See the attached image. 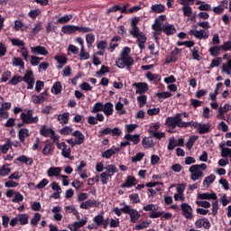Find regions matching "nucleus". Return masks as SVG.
<instances>
[{"label": "nucleus", "mask_w": 231, "mask_h": 231, "mask_svg": "<svg viewBox=\"0 0 231 231\" xmlns=\"http://www.w3.org/2000/svg\"><path fill=\"white\" fill-rule=\"evenodd\" d=\"M22 80L27 83V89H32L35 86V77H33V71L28 70Z\"/></svg>", "instance_id": "1a4fd4ad"}, {"label": "nucleus", "mask_w": 231, "mask_h": 231, "mask_svg": "<svg viewBox=\"0 0 231 231\" xmlns=\"http://www.w3.org/2000/svg\"><path fill=\"white\" fill-rule=\"evenodd\" d=\"M17 162H20V163H25V165H32L33 163V159L26 156V155H21L17 157Z\"/></svg>", "instance_id": "4c0bfd02"}, {"label": "nucleus", "mask_w": 231, "mask_h": 231, "mask_svg": "<svg viewBox=\"0 0 231 231\" xmlns=\"http://www.w3.org/2000/svg\"><path fill=\"white\" fill-rule=\"evenodd\" d=\"M20 118L23 124H37L39 122V116H33V110L29 109L26 112H23L20 115Z\"/></svg>", "instance_id": "39448f33"}, {"label": "nucleus", "mask_w": 231, "mask_h": 231, "mask_svg": "<svg viewBox=\"0 0 231 231\" xmlns=\"http://www.w3.org/2000/svg\"><path fill=\"white\" fill-rule=\"evenodd\" d=\"M190 180L192 181H198L199 178H203V171H207V165L205 163L194 164L189 167Z\"/></svg>", "instance_id": "f03ea898"}, {"label": "nucleus", "mask_w": 231, "mask_h": 231, "mask_svg": "<svg viewBox=\"0 0 231 231\" xmlns=\"http://www.w3.org/2000/svg\"><path fill=\"white\" fill-rule=\"evenodd\" d=\"M28 26L24 25V23L22 21L16 20L14 21V30L16 32H24Z\"/></svg>", "instance_id": "79ce46f5"}, {"label": "nucleus", "mask_w": 231, "mask_h": 231, "mask_svg": "<svg viewBox=\"0 0 231 231\" xmlns=\"http://www.w3.org/2000/svg\"><path fill=\"white\" fill-rule=\"evenodd\" d=\"M146 79H148L150 82H154V80L160 82V80H162V76H160L159 74H152V72H147Z\"/></svg>", "instance_id": "c03bdc74"}, {"label": "nucleus", "mask_w": 231, "mask_h": 231, "mask_svg": "<svg viewBox=\"0 0 231 231\" xmlns=\"http://www.w3.org/2000/svg\"><path fill=\"white\" fill-rule=\"evenodd\" d=\"M106 172L110 174L112 177L115 176V174H116V172H118V168H116V165L115 164H110L107 165L106 168Z\"/></svg>", "instance_id": "a19ab883"}, {"label": "nucleus", "mask_w": 231, "mask_h": 231, "mask_svg": "<svg viewBox=\"0 0 231 231\" xmlns=\"http://www.w3.org/2000/svg\"><path fill=\"white\" fill-rule=\"evenodd\" d=\"M125 214H128L130 217L131 223H138L140 221V217L142 215H140V212L136 210L135 208H132L131 206H128V208H125Z\"/></svg>", "instance_id": "423d86ee"}, {"label": "nucleus", "mask_w": 231, "mask_h": 231, "mask_svg": "<svg viewBox=\"0 0 231 231\" xmlns=\"http://www.w3.org/2000/svg\"><path fill=\"white\" fill-rule=\"evenodd\" d=\"M10 149H12V140L5 139V143L4 145L0 144V151L3 154H6Z\"/></svg>", "instance_id": "72a5a7b5"}, {"label": "nucleus", "mask_w": 231, "mask_h": 231, "mask_svg": "<svg viewBox=\"0 0 231 231\" xmlns=\"http://www.w3.org/2000/svg\"><path fill=\"white\" fill-rule=\"evenodd\" d=\"M28 136H30V130H28V128H22L18 132V138L22 143L26 142V138H28Z\"/></svg>", "instance_id": "b1692460"}, {"label": "nucleus", "mask_w": 231, "mask_h": 231, "mask_svg": "<svg viewBox=\"0 0 231 231\" xmlns=\"http://www.w3.org/2000/svg\"><path fill=\"white\" fill-rule=\"evenodd\" d=\"M125 140H126L127 142H133L134 145H138V143H140V135H132L130 134H125Z\"/></svg>", "instance_id": "c756f323"}, {"label": "nucleus", "mask_w": 231, "mask_h": 231, "mask_svg": "<svg viewBox=\"0 0 231 231\" xmlns=\"http://www.w3.org/2000/svg\"><path fill=\"white\" fill-rule=\"evenodd\" d=\"M101 178V183L102 185H107V182L109 181V179L113 178L110 174L107 173V171H103L100 174Z\"/></svg>", "instance_id": "603ef678"}, {"label": "nucleus", "mask_w": 231, "mask_h": 231, "mask_svg": "<svg viewBox=\"0 0 231 231\" xmlns=\"http://www.w3.org/2000/svg\"><path fill=\"white\" fill-rule=\"evenodd\" d=\"M180 208L182 211V215L184 216V217H186V219H192V207L187 203H182L180 205Z\"/></svg>", "instance_id": "4468645a"}, {"label": "nucleus", "mask_w": 231, "mask_h": 231, "mask_svg": "<svg viewBox=\"0 0 231 231\" xmlns=\"http://www.w3.org/2000/svg\"><path fill=\"white\" fill-rule=\"evenodd\" d=\"M137 102L139 104V107L142 108L147 104V96L146 95H141L137 97Z\"/></svg>", "instance_id": "e2e57ef3"}, {"label": "nucleus", "mask_w": 231, "mask_h": 231, "mask_svg": "<svg viewBox=\"0 0 231 231\" xmlns=\"http://www.w3.org/2000/svg\"><path fill=\"white\" fill-rule=\"evenodd\" d=\"M51 91L53 95H60V93H62V83H60V81L55 82L51 87Z\"/></svg>", "instance_id": "7c9ffc66"}, {"label": "nucleus", "mask_w": 231, "mask_h": 231, "mask_svg": "<svg viewBox=\"0 0 231 231\" xmlns=\"http://www.w3.org/2000/svg\"><path fill=\"white\" fill-rule=\"evenodd\" d=\"M31 52L33 53L34 55H43V56H46L49 53L48 50H46L43 46L31 47Z\"/></svg>", "instance_id": "6ab92c4d"}, {"label": "nucleus", "mask_w": 231, "mask_h": 231, "mask_svg": "<svg viewBox=\"0 0 231 231\" xmlns=\"http://www.w3.org/2000/svg\"><path fill=\"white\" fill-rule=\"evenodd\" d=\"M104 111V104L102 102H97L94 104L90 113L94 115Z\"/></svg>", "instance_id": "58836bf2"}, {"label": "nucleus", "mask_w": 231, "mask_h": 231, "mask_svg": "<svg viewBox=\"0 0 231 231\" xmlns=\"http://www.w3.org/2000/svg\"><path fill=\"white\" fill-rule=\"evenodd\" d=\"M222 69H223L224 73L230 75V73H231V60H228L227 63L223 65Z\"/></svg>", "instance_id": "774afa93"}, {"label": "nucleus", "mask_w": 231, "mask_h": 231, "mask_svg": "<svg viewBox=\"0 0 231 231\" xmlns=\"http://www.w3.org/2000/svg\"><path fill=\"white\" fill-rule=\"evenodd\" d=\"M13 66L20 68V69H24V61H23V59L21 58H14Z\"/></svg>", "instance_id": "de8ad7c7"}, {"label": "nucleus", "mask_w": 231, "mask_h": 231, "mask_svg": "<svg viewBox=\"0 0 231 231\" xmlns=\"http://www.w3.org/2000/svg\"><path fill=\"white\" fill-rule=\"evenodd\" d=\"M95 205V200L88 199L87 201H84L80 204L79 208H83L85 210H88V208H91Z\"/></svg>", "instance_id": "8fccbe9b"}, {"label": "nucleus", "mask_w": 231, "mask_h": 231, "mask_svg": "<svg viewBox=\"0 0 231 231\" xmlns=\"http://www.w3.org/2000/svg\"><path fill=\"white\" fill-rule=\"evenodd\" d=\"M65 212L66 214H73V216H76L77 219H80V215H79V211L73 206L65 207Z\"/></svg>", "instance_id": "ea45409f"}, {"label": "nucleus", "mask_w": 231, "mask_h": 231, "mask_svg": "<svg viewBox=\"0 0 231 231\" xmlns=\"http://www.w3.org/2000/svg\"><path fill=\"white\" fill-rule=\"evenodd\" d=\"M134 88H136V95H143L146 91H149V85L145 82H137L133 84Z\"/></svg>", "instance_id": "ddd939ff"}, {"label": "nucleus", "mask_w": 231, "mask_h": 231, "mask_svg": "<svg viewBox=\"0 0 231 231\" xmlns=\"http://www.w3.org/2000/svg\"><path fill=\"white\" fill-rule=\"evenodd\" d=\"M213 181H216V175L210 174L204 179L203 185L204 187H210Z\"/></svg>", "instance_id": "49530a36"}, {"label": "nucleus", "mask_w": 231, "mask_h": 231, "mask_svg": "<svg viewBox=\"0 0 231 231\" xmlns=\"http://www.w3.org/2000/svg\"><path fill=\"white\" fill-rule=\"evenodd\" d=\"M159 129H160V123H152L149 128L150 135L152 136L155 133H158Z\"/></svg>", "instance_id": "6e6d98bb"}, {"label": "nucleus", "mask_w": 231, "mask_h": 231, "mask_svg": "<svg viewBox=\"0 0 231 231\" xmlns=\"http://www.w3.org/2000/svg\"><path fill=\"white\" fill-rule=\"evenodd\" d=\"M197 199L198 200H203V199H208V201H210V199H217V195L214 192L208 193V192H205V193H199L197 196Z\"/></svg>", "instance_id": "dca6fc26"}, {"label": "nucleus", "mask_w": 231, "mask_h": 231, "mask_svg": "<svg viewBox=\"0 0 231 231\" xmlns=\"http://www.w3.org/2000/svg\"><path fill=\"white\" fill-rule=\"evenodd\" d=\"M156 97H158V100L160 102H163L165 98H171V97H172V94L171 92H158L156 94Z\"/></svg>", "instance_id": "37998d69"}, {"label": "nucleus", "mask_w": 231, "mask_h": 231, "mask_svg": "<svg viewBox=\"0 0 231 231\" xmlns=\"http://www.w3.org/2000/svg\"><path fill=\"white\" fill-rule=\"evenodd\" d=\"M116 152H120V148L113 146L102 153V158L109 159L113 154H116Z\"/></svg>", "instance_id": "5701e85b"}, {"label": "nucleus", "mask_w": 231, "mask_h": 231, "mask_svg": "<svg viewBox=\"0 0 231 231\" xmlns=\"http://www.w3.org/2000/svg\"><path fill=\"white\" fill-rule=\"evenodd\" d=\"M175 147H178V143L174 137H170L168 143V151H173Z\"/></svg>", "instance_id": "69168bd1"}, {"label": "nucleus", "mask_w": 231, "mask_h": 231, "mask_svg": "<svg viewBox=\"0 0 231 231\" xmlns=\"http://www.w3.org/2000/svg\"><path fill=\"white\" fill-rule=\"evenodd\" d=\"M52 131V128L48 127L46 125H42L40 128V134L44 136V138H50Z\"/></svg>", "instance_id": "bb28decb"}, {"label": "nucleus", "mask_w": 231, "mask_h": 231, "mask_svg": "<svg viewBox=\"0 0 231 231\" xmlns=\"http://www.w3.org/2000/svg\"><path fill=\"white\" fill-rule=\"evenodd\" d=\"M72 136L74 138H69L67 140V143L71 145V147H75V145H82L86 140V136L82 132L76 130L72 133Z\"/></svg>", "instance_id": "20e7f679"}, {"label": "nucleus", "mask_w": 231, "mask_h": 231, "mask_svg": "<svg viewBox=\"0 0 231 231\" xmlns=\"http://www.w3.org/2000/svg\"><path fill=\"white\" fill-rule=\"evenodd\" d=\"M190 123L183 122V118H181V114H177L174 117H167L166 118V125L168 127H171L174 129L176 127H189Z\"/></svg>", "instance_id": "7ed1b4c3"}, {"label": "nucleus", "mask_w": 231, "mask_h": 231, "mask_svg": "<svg viewBox=\"0 0 231 231\" xmlns=\"http://www.w3.org/2000/svg\"><path fill=\"white\" fill-rule=\"evenodd\" d=\"M199 134H207V133H210V124L199 123Z\"/></svg>", "instance_id": "e433bc0d"}, {"label": "nucleus", "mask_w": 231, "mask_h": 231, "mask_svg": "<svg viewBox=\"0 0 231 231\" xmlns=\"http://www.w3.org/2000/svg\"><path fill=\"white\" fill-rule=\"evenodd\" d=\"M18 222L20 223V225L24 226V225H28V216L26 214H20L18 215Z\"/></svg>", "instance_id": "680f3d73"}, {"label": "nucleus", "mask_w": 231, "mask_h": 231, "mask_svg": "<svg viewBox=\"0 0 231 231\" xmlns=\"http://www.w3.org/2000/svg\"><path fill=\"white\" fill-rule=\"evenodd\" d=\"M162 32L166 35H174V33H176V27L171 23H165L162 25Z\"/></svg>", "instance_id": "4be33fe9"}, {"label": "nucleus", "mask_w": 231, "mask_h": 231, "mask_svg": "<svg viewBox=\"0 0 231 231\" xmlns=\"http://www.w3.org/2000/svg\"><path fill=\"white\" fill-rule=\"evenodd\" d=\"M196 228H206V230H208L210 228V221L208 218H201L195 222Z\"/></svg>", "instance_id": "f3484780"}, {"label": "nucleus", "mask_w": 231, "mask_h": 231, "mask_svg": "<svg viewBox=\"0 0 231 231\" xmlns=\"http://www.w3.org/2000/svg\"><path fill=\"white\" fill-rule=\"evenodd\" d=\"M57 120L61 125H68L69 122V112H65L63 114L58 115Z\"/></svg>", "instance_id": "aec40b11"}, {"label": "nucleus", "mask_w": 231, "mask_h": 231, "mask_svg": "<svg viewBox=\"0 0 231 231\" xmlns=\"http://www.w3.org/2000/svg\"><path fill=\"white\" fill-rule=\"evenodd\" d=\"M198 140V136L196 135H192L189 138L186 146L189 149V151H190V149H192V147H194V143H196V141Z\"/></svg>", "instance_id": "13d9d810"}, {"label": "nucleus", "mask_w": 231, "mask_h": 231, "mask_svg": "<svg viewBox=\"0 0 231 231\" xmlns=\"http://www.w3.org/2000/svg\"><path fill=\"white\" fill-rule=\"evenodd\" d=\"M55 60L58 62V64H66L68 62V58L64 55H56L54 57Z\"/></svg>", "instance_id": "338daca9"}, {"label": "nucleus", "mask_w": 231, "mask_h": 231, "mask_svg": "<svg viewBox=\"0 0 231 231\" xmlns=\"http://www.w3.org/2000/svg\"><path fill=\"white\" fill-rule=\"evenodd\" d=\"M60 134H61V136H69L73 134V126H64L63 128H61L59 131Z\"/></svg>", "instance_id": "c9c22d12"}, {"label": "nucleus", "mask_w": 231, "mask_h": 231, "mask_svg": "<svg viewBox=\"0 0 231 231\" xmlns=\"http://www.w3.org/2000/svg\"><path fill=\"white\" fill-rule=\"evenodd\" d=\"M134 185H136V178H134V176H128L125 183L121 185V188L131 189V187H134Z\"/></svg>", "instance_id": "a211bd4d"}, {"label": "nucleus", "mask_w": 231, "mask_h": 231, "mask_svg": "<svg viewBox=\"0 0 231 231\" xmlns=\"http://www.w3.org/2000/svg\"><path fill=\"white\" fill-rule=\"evenodd\" d=\"M131 53V48L125 47L119 58L116 60V64L119 69H124V68H131L134 65V60L129 55Z\"/></svg>", "instance_id": "f257e3e1"}, {"label": "nucleus", "mask_w": 231, "mask_h": 231, "mask_svg": "<svg viewBox=\"0 0 231 231\" xmlns=\"http://www.w3.org/2000/svg\"><path fill=\"white\" fill-rule=\"evenodd\" d=\"M192 59L194 60H199L201 56L199 55V47H194L191 51Z\"/></svg>", "instance_id": "0e129e2a"}, {"label": "nucleus", "mask_w": 231, "mask_h": 231, "mask_svg": "<svg viewBox=\"0 0 231 231\" xmlns=\"http://www.w3.org/2000/svg\"><path fill=\"white\" fill-rule=\"evenodd\" d=\"M49 137L51 138V140H52L53 143L56 144V147H59V143H60V135L57 134L55 133V130L51 133V135H49Z\"/></svg>", "instance_id": "a18cd8bd"}, {"label": "nucleus", "mask_w": 231, "mask_h": 231, "mask_svg": "<svg viewBox=\"0 0 231 231\" xmlns=\"http://www.w3.org/2000/svg\"><path fill=\"white\" fill-rule=\"evenodd\" d=\"M177 193L174 194L173 198L176 201H185V195L183 192H185V185L184 184H179L176 188Z\"/></svg>", "instance_id": "f8f14e48"}, {"label": "nucleus", "mask_w": 231, "mask_h": 231, "mask_svg": "<svg viewBox=\"0 0 231 231\" xmlns=\"http://www.w3.org/2000/svg\"><path fill=\"white\" fill-rule=\"evenodd\" d=\"M189 35H193L195 37V39H199L207 41V39H208V37H210V33L208 32V31L207 30H190L189 32Z\"/></svg>", "instance_id": "6e6552de"}, {"label": "nucleus", "mask_w": 231, "mask_h": 231, "mask_svg": "<svg viewBox=\"0 0 231 231\" xmlns=\"http://www.w3.org/2000/svg\"><path fill=\"white\" fill-rule=\"evenodd\" d=\"M86 223H88V217H85L83 220H80L79 222H74L72 225H69V226H72L79 230V228H82V226H84Z\"/></svg>", "instance_id": "052dcab7"}, {"label": "nucleus", "mask_w": 231, "mask_h": 231, "mask_svg": "<svg viewBox=\"0 0 231 231\" xmlns=\"http://www.w3.org/2000/svg\"><path fill=\"white\" fill-rule=\"evenodd\" d=\"M10 41H11V44L13 45V46H17L18 48H23V46H25V42H24V41H23V40H19V39H17V38H12V39H10Z\"/></svg>", "instance_id": "3c124183"}, {"label": "nucleus", "mask_w": 231, "mask_h": 231, "mask_svg": "<svg viewBox=\"0 0 231 231\" xmlns=\"http://www.w3.org/2000/svg\"><path fill=\"white\" fill-rule=\"evenodd\" d=\"M60 172H62V168H60V167H51L47 171V175L49 176V178H53V176H55V177L60 176Z\"/></svg>", "instance_id": "393cba45"}, {"label": "nucleus", "mask_w": 231, "mask_h": 231, "mask_svg": "<svg viewBox=\"0 0 231 231\" xmlns=\"http://www.w3.org/2000/svg\"><path fill=\"white\" fill-rule=\"evenodd\" d=\"M42 217V215H41V213H35L33 217L31 219V225L32 226H37Z\"/></svg>", "instance_id": "4d7b16f0"}, {"label": "nucleus", "mask_w": 231, "mask_h": 231, "mask_svg": "<svg viewBox=\"0 0 231 231\" xmlns=\"http://www.w3.org/2000/svg\"><path fill=\"white\" fill-rule=\"evenodd\" d=\"M47 97L48 90H44L40 95H32L31 97V102H32V104H35L36 106H39V104H44V102H46Z\"/></svg>", "instance_id": "9d476101"}, {"label": "nucleus", "mask_w": 231, "mask_h": 231, "mask_svg": "<svg viewBox=\"0 0 231 231\" xmlns=\"http://www.w3.org/2000/svg\"><path fill=\"white\" fill-rule=\"evenodd\" d=\"M57 149L61 151V156H63V158H68L69 160H75V157L71 155V148H69L68 144H66L64 142L58 143Z\"/></svg>", "instance_id": "0eeeda50"}, {"label": "nucleus", "mask_w": 231, "mask_h": 231, "mask_svg": "<svg viewBox=\"0 0 231 231\" xmlns=\"http://www.w3.org/2000/svg\"><path fill=\"white\" fill-rule=\"evenodd\" d=\"M222 48L221 46L215 45L211 48H209V53L212 55V57H217L221 51Z\"/></svg>", "instance_id": "864d4df0"}, {"label": "nucleus", "mask_w": 231, "mask_h": 231, "mask_svg": "<svg viewBox=\"0 0 231 231\" xmlns=\"http://www.w3.org/2000/svg\"><path fill=\"white\" fill-rule=\"evenodd\" d=\"M167 16L165 14L160 15L158 18L155 19L153 24L152 25V30L156 32V33H160L162 30H163V27H162V24L163 21H165Z\"/></svg>", "instance_id": "9b49d317"}, {"label": "nucleus", "mask_w": 231, "mask_h": 231, "mask_svg": "<svg viewBox=\"0 0 231 231\" xmlns=\"http://www.w3.org/2000/svg\"><path fill=\"white\" fill-rule=\"evenodd\" d=\"M86 42H87L88 48H91L93 46V42H95V34L88 33L86 35Z\"/></svg>", "instance_id": "5fc2aeb1"}, {"label": "nucleus", "mask_w": 231, "mask_h": 231, "mask_svg": "<svg viewBox=\"0 0 231 231\" xmlns=\"http://www.w3.org/2000/svg\"><path fill=\"white\" fill-rule=\"evenodd\" d=\"M113 103L107 102L105 105H103V113L106 115V116H111L113 115Z\"/></svg>", "instance_id": "cd10ccee"}, {"label": "nucleus", "mask_w": 231, "mask_h": 231, "mask_svg": "<svg viewBox=\"0 0 231 231\" xmlns=\"http://www.w3.org/2000/svg\"><path fill=\"white\" fill-rule=\"evenodd\" d=\"M135 39H137V43L140 50H143L145 48V42H147V37H145V34L143 32L135 37Z\"/></svg>", "instance_id": "c85d7f7f"}, {"label": "nucleus", "mask_w": 231, "mask_h": 231, "mask_svg": "<svg viewBox=\"0 0 231 231\" xmlns=\"http://www.w3.org/2000/svg\"><path fill=\"white\" fill-rule=\"evenodd\" d=\"M231 106L230 105H225L222 107L218 108V115L217 116V118L219 120H225V113H228L230 111Z\"/></svg>", "instance_id": "a878e982"}, {"label": "nucleus", "mask_w": 231, "mask_h": 231, "mask_svg": "<svg viewBox=\"0 0 231 231\" xmlns=\"http://www.w3.org/2000/svg\"><path fill=\"white\" fill-rule=\"evenodd\" d=\"M12 172V169H10V164L5 163L0 169V176L2 178H6Z\"/></svg>", "instance_id": "2f4dec72"}, {"label": "nucleus", "mask_w": 231, "mask_h": 231, "mask_svg": "<svg viewBox=\"0 0 231 231\" xmlns=\"http://www.w3.org/2000/svg\"><path fill=\"white\" fill-rule=\"evenodd\" d=\"M61 32L66 35L75 33L77 32V25H65L61 28Z\"/></svg>", "instance_id": "473e14b6"}, {"label": "nucleus", "mask_w": 231, "mask_h": 231, "mask_svg": "<svg viewBox=\"0 0 231 231\" xmlns=\"http://www.w3.org/2000/svg\"><path fill=\"white\" fill-rule=\"evenodd\" d=\"M143 147L144 149H151L154 147V141L151 137H144L142 141Z\"/></svg>", "instance_id": "f704fd0d"}, {"label": "nucleus", "mask_w": 231, "mask_h": 231, "mask_svg": "<svg viewBox=\"0 0 231 231\" xmlns=\"http://www.w3.org/2000/svg\"><path fill=\"white\" fill-rule=\"evenodd\" d=\"M149 225H151V223L147 220H144V221L141 222L140 224L136 225L134 227V230H143V228H148Z\"/></svg>", "instance_id": "bf43d9fd"}, {"label": "nucleus", "mask_w": 231, "mask_h": 231, "mask_svg": "<svg viewBox=\"0 0 231 231\" xmlns=\"http://www.w3.org/2000/svg\"><path fill=\"white\" fill-rule=\"evenodd\" d=\"M71 19H73L72 14H66L64 16L60 17L57 20V23H59L60 24H66V23H69Z\"/></svg>", "instance_id": "09e8293b"}, {"label": "nucleus", "mask_w": 231, "mask_h": 231, "mask_svg": "<svg viewBox=\"0 0 231 231\" xmlns=\"http://www.w3.org/2000/svg\"><path fill=\"white\" fill-rule=\"evenodd\" d=\"M165 5L162 4H153L150 8V14H163L165 13Z\"/></svg>", "instance_id": "2eb2a0df"}, {"label": "nucleus", "mask_w": 231, "mask_h": 231, "mask_svg": "<svg viewBox=\"0 0 231 231\" xmlns=\"http://www.w3.org/2000/svg\"><path fill=\"white\" fill-rule=\"evenodd\" d=\"M62 208L60 206H56L51 208L53 214V219L56 221H62V214H60Z\"/></svg>", "instance_id": "412c9836"}]
</instances>
